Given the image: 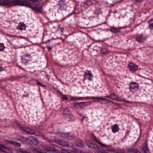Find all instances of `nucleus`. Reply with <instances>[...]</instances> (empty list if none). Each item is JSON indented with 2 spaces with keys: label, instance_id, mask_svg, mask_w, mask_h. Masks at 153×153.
I'll list each match as a JSON object with an SVG mask.
<instances>
[{
  "label": "nucleus",
  "instance_id": "f257e3e1",
  "mask_svg": "<svg viewBox=\"0 0 153 153\" xmlns=\"http://www.w3.org/2000/svg\"><path fill=\"white\" fill-rule=\"evenodd\" d=\"M31 137H25L23 136H21L20 137L19 139H18V140L20 141L21 142H24L25 143H29L30 140H31L32 141L34 140V141H36V142H37V140L36 139L32 137L31 139ZM33 143L35 144L37 143L36 142V143L34 142Z\"/></svg>",
  "mask_w": 153,
  "mask_h": 153
},
{
  "label": "nucleus",
  "instance_id": "f03ea898",
  "mask_svg": "<svg viewBox=\"0 0 153 153\" xmlns=\"http://www.w3.org/2000/svg\"><path fill=\"white\" fill-rule=\"evenodd\" d=\"M83 76L85 80H87L89 81H91L93 77L91 71L88 70L85 71Z\"/></svg>",
  "mask_w": 153,
  "mask_h": 153
},
{
  "label": "nucleus",
  "instance_id": "7ed1b4c3",
  "mask_svg": "<svg viewBox=\"0 0 153 153\" xmlns=\"http://www.w3.org/2000/svg\"><path fill=\"white\" fill-rule=\"evenodd\" d=\"M60 136L61 137H63L67 140H74L75 139V137L74 135L70 133H62L61 134Z\"/></svg>",
  "mask_w": 153,
  "mask_h": 153
},
{
  "label": "nucleus",
  "instance_id": "20e7f679",
  "mask_svg": "<svg viewBox=\"0 0 153 153\" xmlns=\"http://www.w3.org/2000/svg\"><path fill=\"white\" fill-rule=\"evenodd\" d=\"M138 88V85L136 83L134 82L130 84L129 89L132 92H135Z\"/></svg>",
  "mask_w": 153,
  "mask_h": 153
},
{
  "label": "nucleus",
  "instance_id": "39448f33",
  "mask_svg": "<svg viewBox=\"0 0 153 153\" xmlns=\"http://www.w3.org/2000/svg\"><path fill=\"white\" fill-rule=\"evenodd\" d=\"M44 151L46 153H57V150L49 146L45 147L44 148Z\"/></svg>",
  "mask_w": 153,
  "mask_h": 153
},
{
  "label": "nucleus",
  "instance_id": "423d86ee",
  "mask_svg": "<svg viewBox=\"0 0 153 153\" xmlns=\"http://www.w3.org/2000/svg\"><path fill=\"white\" fill-rule=\"evenodd\" d=\"M128 68L130 71H135L138 69V66L136 64L133 63H131L128 65Z\"/></svg>",
  "mask_w": 153,
  "mask_h": 153
},
{
  "label": "nucleus",
  "instance_id": "0eeeda50",
  "mask_svg": "<svg viewBox=\"0 0 153 153\" xmlns=\"http://www.w3.org/2000/svg\"><path fill=\"white\" fill-rule=\"evenodd\" d=\"M90 137L96 142L97 143L99 144L101 146H104L105 145L102 143V142L99 140L93 134H90Z\"/></svg>",
  "mask_w": 153,
  "mask_h": 153
},
{
  "label": "nucleus",
  "instance_id": "6e6552de",
  "mask_svg": "<svg viewBox=\"0 0 153 153\" xmlns=\"http://www.w3.org/2000/svg\"><path fill=\"white\" fill-rule=\"evenodd\" d=\"M63 114L64 116L67 118H70L72 117L71 111L67 108L64 110Z\"/></svg>",
  "mask_w": 153,
  "mask_h": 153
},
{
  "label": "nucleus",
  "instance_id": "1a4fd4ad",
  "mask_svg": "<svg viewBox=\"0 0 153 153\" xmlns=\"http://www.w3.org/2000/svg\"><path fill=\"white\" fill-rule=\"evenodd\" d=\"M12 3L13 1L10 0H0V5H7Z\"/></svg>",
  "mask_w": 153,
  "mask_h": 153
},
{
  "label": "nucleus",
  "instance_id": "9d476101",
  "mask_svg": "<svg viewBox=\"0 0 153 153\" xmlns=\"http://www.w3.org/2000/svg\"><path fill=\"white\" fill-rule=\"evenodd\" d=\"M111 129L112 132L114 133L118 131L119 130V126L117 124L111 126Z\"/></svg>",
  "mask_w": 153,
  "mask_h": 153
},
{
  "label": "nucleus",
  "instance_id": "9b49d317",
  "mask_svg": "<svg viewBox=\"0 0 153 153\" xmlns=\"http://www.w3.org/2000/svg\"><path fill=\"white\" fill-rule=\"evenodd\" d=\"M0 150L7 153H10V151L9 148L1 145H0Z\"/></svg>",
  "mask_w": 153,
  "mask_h": 153
},
{
  "label": "nucleus",
  "instance_id": "f8f14e48",
  "mask_svg": "<svg viewBox=\"0 0 153 153\" xmlns=\"http://www.w3.org/2000/svg\"><path fill=\"white\" fill-rule=\"evenodd\" d=\"M91 98L93 100H94L95 99H97V100H95L94 101L95 102H96L97 101L100 102V100H108L107 99H105V98H103L102 97H91Z\"/></svg>",
  "mask_w": 153,
  "mask_h": 153
},
{
  "label": "nucleus",
  "instance_id": "ddd939ff",
  "mask_svg": "<svg viewBox=\"0 0 153 153\" xmlns=\"http://www.w3.org/2000/svg\"><path fill=\"white\" fill-rule=\"evenodd\" d=\"M42 6L39 4H36L35 7H32L31 8L34 10L36 11H39L41 10Z\"/></svg>",
  "mask_w": 153,
  "mask_h": 153
},
{
  "label": "nucleus",
  "instance_id": "4468645a",
  "mask_svg": "<svg viewBox=\"0 0 153 153\" xmlns=\"http://www.w3.org/2000/svg\"><path fill=\"white\" fill-rule=\"evenodd\" d=\"M30 55L26 53L24 54L22 57V60L25 61L26 62H27L29 59L30 58Z\"/></svg>",
  "mask_w": 153,
  "mask_h": 153
},
{
  "label": "nucleus",
  "instance_id": "2eb2a0df",
  "mask_svg": "<svg viewBox=\"0 0 153 153\" xmlns=\"http://www.w3.org/2000/svg\"><path fill=\"white\" fill-rule=\"evenodd\" d=\"M143 39V37L142 34L138 35L136 37V40L139 43L141 42Z\"/></svg>",
  "mask_w": 153,
  "mask_h": 153
},
{
  "label": "nucleus",
  "instance_id": "dca6fc26",
  "mask_svg": "<svg viewBox=\"0 0 153 153\" xmlns=\"http://www.w3.org/2000/svg\"><path fill=\"white\" fill-rule=\"evenodd\" d=\"M7 142L9 143L12 144L14 146H17L19 147H20L21 146V145L20 143L16 142L13 141L12 140H8L7 141Z\"/></svg>",
  "mask_w": 153,
  "mask_h": 153
},
{
  "label": "nucleus",
  "instance_id": "f3484780",
  "mask_svg": "<svg viewBox=\"0 0 153 153\" xmlns=\"http://www.w3.org/2000/svg\"><path fill=\"white\" fill-rule=\"evenodd\" d=\"M25 28L26 26L24 23H19L18 27L19 30H22L25 29Z\"/></svg>",
  "mask_w": 153,
  "mask_h": 153
},
{
  "label": "nucleus",
  "instance_id": "a211bd4d",
  "mask_svg": "<svg viewBox=\"0 0 153 153\" xmlns=\"http://www.w3.org/2000/svg\"><path fill=\"white\" fill-rule=\"evenodd\" d=\"M76 144L79 147L81 148H83L84 147V144L83 142L79 140L76 142Z\"/></svg>",
  "mask_w": 153,
  "mask_h": 153
},
{
  "label": "nucleus",
  "instance_id": "6ab92c4d",
  "mask_svg": "<svg viewBox=\"0 0 153 153\" xmlns=\"http://www.w3.org/2000/svg\"><path fill=\"white\" fill-rule=\"evenodd\" d=\"M59 144L63 146L67 147L69 146V144L67 141H60Z\"/></svg>",
  "mask_w": 153,
  "mask_h": 153
},
{
  "label": "nucleus",
  "instance_id": "aec40b11",
  "mask_svg": "<svg viewBox=\"0 0 153 153\" xmlns=\"http://www.w3.org/2000/svg\"><path fill=\"white\" fill-rule=\"evenodd\" d=\"M27 133L29 134H34L36 133L35 131L33 129L28 128Z\"/></svg>",
  "mask_w": 153,
  "mask_h": 153
},
{
  "label": "nucleus",
  "instance_id": "412c9836",
  "mask_svg": "<svg viewBox=\"0 0 153 153\" xmlns=\"http://www.w3.org/2000/svg\"><path fill=\"white\" fill-rule=\"evenodd\" d=\"M120 30L119 28H113L110 30V31L112 32L116 33L120 32Z\"/></svg>",
  "mask_w": 153,
  "mask_h": 153
},
{
  "label": "nucleus",
  "instance_id": "4be33fe9",
  "mask_svg": "<svg viewBox=\"0 0 153 153\" xmlns=\"http://www.w3.org/2000/svg\"><path fill=\"white\" fill-rule=\"evenodd\" d=\"M128 152L129 153H139V151L135 149H128Z\"/></svg>",
  "mask_w": 153,
  "mask_h": 153
},
{
  "label": "nucleus",
  "instance_id": "5701e85b",
  "mask_svg": "<svg viewBox=\"0 0 153 153\" xmlns=\"http://www.w3.org/2000/svg\"><path fill=\"white\" fill-rule=\"evenodd\" d=\"M149 23V28L151 29H153V19H152L148 21Z\"/></svg>",
  "mask_w": 153,
  "mask_h": 153
},
{
  "label": "nucleus",
  "instance_id": "b1692460",
  "mask_svg": "<svg viewBox=\"0 0 153 153\" xmlns=\"http://www.w3.org/2000/svg\"><path fill=\"white\" fill-rule=\"evenodd\" d=\"M116 100H117L118 101H120V102H127V103H131V102H130L129 101L126 100H125L124 99H121V98H120L119 97H117V99H116Z\"/></svg>",
  "mask_w": 153,
  "mask_h": 153
},
{
  "label": "nucleus",
  "instance_id": "393cba45",
  "mask_svg": "<svg viewBox=\"0 0 153 153\" xmlns=\"http://www.w3.org/2000/svg\"><path fill=\"white\" fill-rule=\"evenodd\" d=\"M82 100V98L80 97H71V100L73 101H76L77 100Z\"/></svg>",
  "mask_w": 153,
  "mask_h": 153
},
{
  "label": "nucleus",
  "instance_id": "a878e982",
  "mask_svg": "<svg viewBox=\"0 0 153 153\" xmlns=\"http://www.w3.org/2000/svg\"><path fill=\"white\" fill-rule=\"evenodd\" d=\"M97 147L96 144H95L94 143H91L89 145V147L91 149L96 148Z\"/></svg>",
  "mask_w": 153,
  "mask_h": 153
},
{
  "label": "nucleus",
  "instance_id": "bb28decb",
  "mask_svg": "<svg viewBox=\"0 0 153 153\" xmlns=\"http://www.w3.org/2000/svg\"><path fill=\"white\" fill-rule=\"evenodd\" d=\"M28 128L24 127H20V129L22 131L25 132L26 133H27Z\"/></svg>",
  "mask_w": 153,
  "mask_h": 153
},
{
  "label": "nucleus",
  "instance_id": "cd10ccee",
  "mask_svg": "<svg viewBox=\"0 0 153 153\" xmlns=\"http://www.w3.org/2000/svg\"><path fill=\"white\" fill-rule=\"evenodd\" d=\"M3 43H0V51H2L5 48Z\"/></svg>",
  "mask_w": 153,
  "mask_h": 153
},
{
  "label": "nucleus",
  "instance_id": "c85d7f7f",
  "mask_svg": "<svg viewBox=\"0 0 153 153\" xmlns=\"http://www.w3.org/2000/svg\"><path fill=\"white\" fill-rule=\"evenodd\" d=\"M111 98L113 100L117 99V96L114 93L111 94Z\"/></svg>",
  "mask_w": 153,
  "mask_h": 153
},
{
  "label": "nucleus",
  "instance_id": "c756f323",
  "mask_svg": "<svg viewBox=\"0 0 153 153\" xmlns=\"http://www.w3.org/2000/svg\"><path fill=\"white\" fill-rule=\"evenodd\" d=\"M46 47L49 50H51L52 49V46L51 45H50L49 44H48L47 45Z\"/></svg>",
  "mask_w": 153,
  "mask_h": 153
},
{
  "label": "nucleus",
  "instance_id": "7c9ffc66",
  "mask_svg": "<svg viewBox=\"0 0 153 153\" xmlns=\"http://www.w3.org/2000/svg\"><path fill=\"white\" fill-rule=\"evenodd\" d=\"M64 28H59V31L61 32L62 33H63L64 31Z\"/></svg>",
  "mask_w": 153,
  "mask_h": 153
},
{
  "label": "nucleus",
  "instance_id": "2f4dec72",
  "mask_svg": "<svg viewBox=\"0 0 153 153\" xmlns=\"http://www.w3.org/2000/svg\"><path fill=\"white\" fill-rule=\"evenodd\" d=\"M25 2L24 4L25 5L28 6V7L30 6V5L28 2H26L25 1H24Z\"/></svg>",
  "mask_w": 153,
  "mask_h": 153
},
{
  "label": "nucleus",
  "instance_id": "473e14b6",
  "mask_svg": "<svg viewBox=\"0 0 153 153\" xmlns=\"http://www.w3.org/2000/svg\"><path fill=\"white\" fill-rule=\"evenodd\" d=\"M62 100H68V98L67 97L65 96H64L62 98Z\"/></svg>",
  "mask_w": 153,
  "mask_h": 153
},
{
  "label": "nucleus",
  "instance_id": "72a5a7b5",
  "mask_svg": "<svg viewBox=\"0 0 153 153\" xmlns=\"http://www.w3.org/2000/svg\"><path fill=\"white\" fill-rule=\"evenodd\" d=\"M18 153H29L24 150H22L18 152Z\"/></svg>",
  "mask_w": 153,
  "mask_h": 153
},
{
  "label": "nucleus",
  "instance_id": "f704fd0d",
  "mask_svg": "<svg viewBox=\"0 0 153 153\" xmlns=\"http://www.w3.org/2000/svg\"><path fill=\"white\" fill-rule=\"evenodd\" d=\"M76 153H85L84 152H82L81 150L79 149H77Z\"/></svg>",
  "mask_w": 153,
  "mask_h": 153
},
{
  "label": "nucleus",
  "instance_id": "c9c22d12",
  "mask_svg": "<svg viewBox=\"0 0 153 153\" xmlns=\"http://www.w3.org/2000/svg\"><path fill=\"white\" fill-rule=\"evenodd\" d=\"M36 82L38 85H41L42 86L45 87V85H43L40 82L37 81H36Z\"/></svg>",
  "mask_w": 153,
  "mask_h": 153
},
{
  "label": "nucleus",
  "instance_id": "e433bc0d",
  "mask_svg": "<svg viewBox=\"0 0 153 153\" xmlns=\"http://www.w3.org/2000/svg\"><path fill=\"white\" fill-rule=\"evenodd\" d=\"M30 0L33 2H36L38 1V0Z\"/></svg>",
  "mask_w": 153,
  "mask_h": 153
},
{
  "label": "nucleus",
  "instance_id": "4c0bfd02",
  "mask_svg": "<svg viewBox=\"0 0 153 153\" xmlns=\"http://www.w3.org/2000/svg\"><path fill=\"white\" fill-rule=\"evenodd\" d=\"M105 97L107 98H111V94L109 95H108L105 96Z\"/></svg>",
  "mask_w": 153,
  "mask_h": 153
},
{
  "label": "nucleus",
  "instance_id": "58836bf2",
  "mask_svg": "<svg viewBox=\"0 0 153 153\" xmlns=\"http://www.w3.org/2000/svg\"><path fill=\"white\" fill-rule=\"evenodd\" d=\"M3 70H4L3 68H2V67H0V71H1Z\"/></svg>",
  "mask_w": 153,
  "mask_h": 153
},
{
  "label": "nucleus",
  "instance_id": "ea45409f",
  "mask_svg": "<svg viewBox=\"0 0 153 153\" xmlns=\"http://www.w3.org/2000/svg\"><path fill=\"white\" fill-rule=\"evenodd\" d=\"M19 0H13V1L14 2H19Z\"/></svg>",
  "mask_w": 153,
  "mask_h": 153
},
{
  "label": "nucleus",
  "instance_id": "a19ab883",
  "mask_svg": "<svg viewBox=\"0 0 153 153\" xmlns=\"http://www.w3.org/2000/svg\"><path fill=\"white\" fill-rule=\"evenodd\" d=\"M31 80H32V81H36V80L35 79H31Z\"/></svg>",
  "mask_w": 153,
  "mask_h": 153
},
{
  "label": "nucleus",
  "instance_id": "79ce46f5",
  "mask_svg": "<svg viewBox=\"0 0 153 153\" xmlns=\"http://www.w3.org/2000/svg\"><path fill=\"white\" fill-rule=\"evenodd\" d=\"M82 102H79V103H78H78H79V104H82Z\"/></svg>",
  "mask_w": 153,
  "mask_h": 153
},
{
  "label": "nucleus",
  "instance_id": "37998d69",
  "mask_svg": "<svg viewBox=\"0 0 153 153\" xmlns=\"http://www.w3.org/2000/svg\"><path fill=\"white\" fill-rule=\"evenodd\" d=\"M85 117H83V118H84Z\"/></svg>",
  "mask_w": 153,
  "mask_h": 153
},
{
  "label": "nucleus",
  "instance_id": "c03bdc74",
  "mask_svg": "<svg viewBox=\"0 0 153 153\" xmlns=\"http://www.w3.org/2000/svg\"><path fill=\"white\" fill-rule=\"evenodd\" d=\"M80 114V115H81V114Z\"/></svg>",
  "mask_w": 153,
  "mask_h": 153
}]
</instances>
